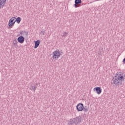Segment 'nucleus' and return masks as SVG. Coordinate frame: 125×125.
<instances>
[{"label": "nucleus", "instance_id": "412c9836", "mask_svg": "<svg viewBox=\"0 0 125 125\" xmlns=\"http://www.w3.org/2000/svg\"><path fill=\"white\" fill-rule=\"evenodd\" d=\"M98 55H101V51H99L98 53Z\"/></svg>", "mask_w": 125, "mask_h": 125}, {"label": "nucleus", "instance_id": "1a4fd4ad", "mask_svg": "<svg viewBox=\"0 0 125 125\" xmlns=\"http://www.w3.org/2000/svg\"><path fill=\"white\" fill-rule=\"evenodd\" d=\"M37 86H38V83H36L34 86L31 85L30 87L31 90H33V91L35 92V91H36Z\"/></svg>", "mask_w": 125, "mask_h": 125}, {"label": "nucleus", "instance_id": "9d476101", "mask_svg": "<svg viewBox=\"0 0 125 125\" xmlns=\"http://www.w3.org/2000/svg\"><path fill=\"white\" fill-rule=\"evenodd\" d=\"M16 18L15 17H12L11 18L10 20L9 21V22H8V24H10L13 22H14V21H16Z\"/></svg>", "mask_w": 125, "mask_h": 125}, {"label": "nucleus", "instance_id": "f03ea898", "mask_svg": "<svg viewBox=\"0 0 125 125\" xmlns=\"http://www.w3.org/2000/svg\"><path fill=\"white\" fill-rule=\"evenodd\" d=\"M81 122H82V117L81 116H77L71 119L69 121L68 125H78Z\"/></svg>", "mask_w": 125, "mask_h": 125}, {"label": "nucleus", "instance_id": "a211bd4d", "mask_svg": "<svg viewBox=\"0 0 125 125\" xmlns=\"http://www.w3.org/2000/svg\"><path fill=\"white\" fill-rule=\"evenodd\" d=\"M67 35H68V33L67 32H64L62 37H66Z\"/></svg>", "mask_w": 125, "mask_h": 125}, {"label": "nucleus", "instance_id": "2eb2a0df", "mask_svg": "<svg viewBox=\"0 0 125 125\" xmlns=\"http://www.w3.org/2000/svg\"><path fill=\"white\" fill-rule=\"evenodd\" d=\"M83 111L84 112H87V111H88V108H87V106H85V107L83 106Z\"/></svg>", "mask_w": 125, "mask_h": 125}, {"label": "nucleus", "instance_id": "4468645a", "mask_svg": "<svg viewBox=\"0 0 125 125\" xmlns=\"http://www.w3.org/2000/svg\"><path fill=\"white\" fill-rule=\"evenodd\" d=\"M13 43L14 45H15V46H18L17 44L18 43V42H17V41L16 40H13Z\"/></svg>", "mask_w": 125, "mask_h": 125}, {"label": "nucleus", "instance_id": "20e7f679", "mask_svg": "<svg viewBox=\"0 0 125 125\" xmlns=\"http://www.w3.org/2000/svg\"><path fill=\"white\" fill-rule=\"evenodd\" d=\"M76 109L78 112L83 110V104L82 103L78 104L76 106Z\"/></svg>", "mask_w": 125, "mask_h": 125}, {"label": "nucleus", "instance_id": "aec40b11", "mask_svg": "<svg viewBox=\"0 0 125 125\" xmlns=\"http://www.w3.org/2000/svg\"><path fill=\"white\" fill-rule=\"evenodd\" d=\"M123 64H125V58L123 60Z\"/></svg>", "mask_w": 125, "mask_h": 125}, {"label": "nucleus", "instance_id": "9b49d317", "mask_svg": "<svg viewBox=\"0 0 125 125\" xmlns=\"http://www.w3.org/2000/svg\"><path fill=\"white\" fill-rule=\"evenodd\" d=\"M15 22H16V21H15L14 22H11V23H8V26L10 29H11V28H12V27L14 26V24H15Z\"/></svg>", "mask_w": 125, "mask_h": 125}, {"label": "nucleus", "instance_id": "6ab92c4d", "mask_svg": "<svg viewBox=\"0 0 125 125\" xmlns=\"http://www.w3.org/2000/svg\"><path fill=\"white\" fill-rule=\"evenodd\" d=\"M74 6L76 7V8H77V7H79V6H78V4L77 3H75Z\"/></svg>", "mask_w": 125, "mask_h": 125}, {"label": "nucleus", "instance_id": "6e6552de", "mask_svg": "<svg viewBox=\"0 0 125 125\" xmlns=\"http://www.w3.org/2000/svg\"><path fill=\"white\" fill-rule=\"evenodd\" d=\"M6 1V0H0V9L1 7L4 6V3Z\"/></svg>", "mask_w": 125, "mask_h": 125}, {"label": "nucleus", "instance_id": "39448f33", "mask_svg": "<svg viewBox=\"0 0 125 125\" xmlns=\"http://www.w3.org/2000/svg\"><path fill=\"white\" fill-rule=\"evenodd\" d=\"M17 41L20 43H23L25 41V38L23 36H20L18 38Z\"/></svg>", "mask_w": 125, "mask_h": 125}, {"label": "nucleus", "instance_id": "f8f14e48", "mask_svg": "<svg viewBox=\"0 0 125 125\" xmlns=\"http://www.w3.org/2000/svg\"><path fill=\"white\" fill-rule=\"evenodd\" d=\"M16 22L18 23V24H20V22H21V18L20 17H18L17 19H15Z\"/></svg>", "mask_w": 125, "mask_h": 125}, {"label": "nucleus", "instance_id": "ddd939ff", "mask_svg": "<svg viewBox=\"0 0 125 125\" xmlns=\"http://www.w3.org/2000/svg\"><path fill=\"white\" fill-rule=\"evenodd\" d=\"M75 3H77V4H81V3H82V0H75Z\"/></svg>", "mask_w": 125, "mask_h": 125}, {"label": "nucleus", "instance_id": "7ed1b4c3", "mask_svg": "<svg viewBox=\"0 0 125 125\" xmlns=\"http://www.w3.org/2000/svg\"><path fill=\"white\" fill-rule=\"evenodd\" d=\"M60 52L59 50H57L56 51H55L53 52V59H56L59 58L60 57Z\"/></svg>", "mask_w": 125, "mask_h": 125}, {"label": "nucleus", "instance_id": "dca6fc26", "mask_svg": "<svg viewBox=\"0 0 125 125\" xmlns=\"http://www.w3.org/2000/svg\"><path fill=\"white\" fill-rule=\"evenodd\" d=\"M24 33H26V35H28V32H27L26 31H24V32H23V31H21L20 32V33L21 35H22V34H24Z\"/></svg>", "mask_w": 125, "mask_h": 125}, {"label": "nucleus", "instance_id": "f257e3e1", "mask_svg": "<svg viewBox=\"0 0 125 125\" xmlns=\"http://www.w3.org/2000/svg\"><path fill=\"white\" fill-rule=\"evenodd\" d=\"M125 74L122 72H120L117 76H115L112 79V82L114 85H120L122 83L123 81H125Z\"/></svg>", "mask_w": 125, "mask_h": 125}, {"label": "nucleus", "instance_id": "0eeeda50", "mask_svg": "<svg viewBox=\"0 0 125 125\" xmlns=\"http://www.w3.org/2000/svg\"><path fill=\"white\" fill-rule=\"evenodd\" d=\"M35 46L34 48H38L39 47V45L41 43V40H37L34 42Z\"/></svg>", "mask_w": 125, "mask_h": 125}, {"label": "nucleus", "instance_id": "f3484780", "mask_svg": "<svg viewBox=\"0 0 125 125\" xmlns=\"http://www.w3.org/2000/svg\"><path fill=\"white\" fill-rule=\"evenodd\" d=\"M44 33H45L44 31H41L40 34L42 36H44Z\"/></svg>", "mask_w": 125, "mask_h": 125}, {"label": "nucleus", "instance_id": "423d86ee", "mask_svg": "<svg viewBox=\"0 0 125 125\" xmlns=\"http://www.w3.org/2000/svg\"><path fill=\"white\" fill-rule=\"evenodd\" d=\"M94 90H95L97 93V94H101L102 92V90L101 89V87H96L94 88Z\"/></svg>", "mask_w": 125, "mask_h": 125}]
</instances>
